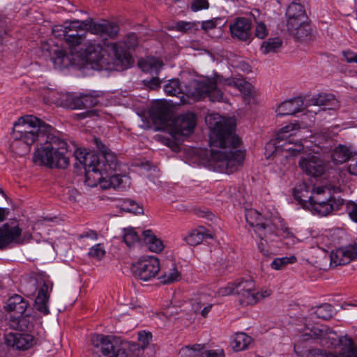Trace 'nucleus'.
<instances>
[{"mask_svg":"<svg viewBox=\"0 0 357 357\" xmlns=\"http://www.w3.org/2000/svg\"><path fill=\"white\" fill-rule=\"evenodd\" d=\"M163 62L158 58L149 56L139 61L138 66L144 73H149L153 76L147 81L149 86L153 89L160 86L161 80L157 77L160 69L163 66Z\"/></svg>","mask_w":357,"mask_h":357,"instance_id":"4468645a","label":"nucleus"},{"mask_svg":"<svg viewBox=\"0 0 357 357\" xmlns=\"http://www.w3.org/2000/svg\"><path fill=\"white\" fill-rule=\"evenodd\" d=\"M342 54L347 62L357 63V54H355L354 52L350 51H345L342 52Z\"/></svg>","mask_w":357,"mask_h":357,"instance_id":"e2e57ef3","label":"nucleus"},{"mask_svg":"<svg viewBox=\"0 0 357 357\" xmlns=\"http://www.w3.org/2000/svg\"><path fill=\"white\" fill-rule=\"evenodd\" d=\"M347 212L351 219L357 222V204L349 203L347 206Z\"/></svg>","mask_w":357,"mask_h":357,"instance_id":"bf43d9fd","label":"nucleus"},{"mask_svg":"<svg viewBox=\"0 0 357 357\" xmlns=\"http://www.w3.org/2000/svg\"><path fill=\"white\" fill-rule=\"evenodd\" d=\"M333 307L328 303L322 304L317 307L313 312L317 318L328 320L333 315Z\"/></svg>","mask_w":357,"mask_h":357,"instance_id":"58836bf2","label":"nucleus"},{"mask_svg":"<svg viewBox=\"0 0 357 357\" xmlns=\"http://www.w3.org/2000/svg\"><path fill=\"white\" fill-rule=\"evenodd\" d=\"M114 172H109L107 174H101V172L97 173V176H94L93 179L96 184L98 182L100 187L103 189L109 188H121L122 184V176L119 174H113Z\"/></svg>","mask_w":357,"mask_h":357,"instance_id":"b1692460","label":"nucleus"},{"mask_svg":"<svg viewBox=\"0 0 357 357\" xmlns=\"http://www.w3.org/2000/svg\"><path fill=\"white\" fill-rule=\"evenodd\" d=\"M75 159L84 167L85 169V182L90 185H96V183H90L91 177L97 176L100 167V157L95 151H87L86 149H77L74 153Z\"/></svg>","mask_w":357,"mask_h":357,"instance_id":"9b49d317","label":"nucleus"},{"mask_svg":"<svg viewBox=\"0 0 357 357\" xmlns=\"http://www.w3.org/2000/svg\"><path fill=\"white\" fill-rule=\"evenodd\" d=\"M139 238L138 234L133 229L130 228L125 229L123 240L128 247L133 245L139 241Z\"/></svg>","mask_w":357,"mask_h":357,"instance_id":"a18cd8bd","label":"nucleus"},{"mask_svg":"<svg viewBox=\"0 0 357 357\" xmlns=\"http://www.w3.org/2000/svg\"><path fill=\"white\" fill-rule=\"evenodd\" d=\"M258 248L264 256L268 255L269 252L268 250L266 249V243H264L262 241L259 243Z\"/></svg>","mask_w":357,"mask_h":357,"instance_id":"69168bd1","label":"nucleus"},{"mask_svg":"<svg viewBox=\"0 0 357 357\" xmlns=\"http://www.w3.org/2000/svg\"><path fill=\"white\" fill-rule=\"evenodd\" d=\"M70 102L69 106L74 109H81L84 108L82 95L79 96H70Z\"/></svg>","mask_w":357,"mask_h":357,"instance_id":"4d7b16f0","label":"nucleus"},{"mask_svg":"<svg viewBox=\"0 0 357 357\" xmlns=\"http://www.w3.org/2000/svg\"><path fill=\"white\" fill-rule=\"evenodd\" d=\"M296 261V257L291 256L290 257H284L281 258H275L271 263V266L273 269L281 270L289 264H294Z\"/></svg>","mask_w":357,"mask_h":357,"instance_id":"79ce46f5","label":"nucleus"},{"mask_svg":"<svg viewBox=\"0 0 357 357\" xmlns=\"http://www.w3.org/2000/svg\"><path fill=\"white\" fill-rule=\"evenodd\" d=\"M212 308V305L209 304L207 306L204 307L203 310L200 312L201 315L203 317H206L209 312L211 311Z\"/></svg>","mask_w":357,"mask_h":357,"instance_id":"774afa93","label":"nucleus"},{"mask_svg":"<svg viewBox=\"0 0 357 357\" xmlns=\"http://www.w3.org/2000/svg\"><path fill=\"white\" fill-rule=\"evenodd\" d=\"M68 23V22H66L62 25L54 26L52 31V35L56 38L63 40L66 41Z\"/></svg>","mask_w":357,"mask_h":357,"instance_id":"49530a36","label":"nucleus"},{"mask_svg":"<svg viewBox=\"0 0 357 357\" xmlns=\"http://www.w3.org/2000/svg\"><path fill=\"white\" fill-rule=\"evenodd\" d=\"M310 102L314 105L323 107L324 110H336L340 107V101L331 93L317 94L311 98Z\"/></svg>","mask_w":357,"mask_h":357,"instance_id":"a878e982","label":"nucleus"},{"mask_svg":"<svg viewBox=\"0 0 357 357\" xmlns=\"http://www.w3.org/2000/svg\"><path fill=\"white\" fill-rule=\"evenodd\" d=\"M251 342L252 338L245 333H237L235 334L231 344L234 349L242 351L246 349Z\"/></svg>","mask_w":357,"mask_h":357,"instance_id":"72a5a7b5","label":"nucleus"},{"mask_svg":"<svg viewBox=\"0 0 357 357\" xmlns=\"http://www.w3.org/2000/svg\"><path fill=\"white\" fill-rule=\"evenodd\" d=\"M253 228L255 234L261 240H266L268 236L274 231V227L268 219H265Z\"/></svg>","mask_w":357,"mask_h":357,"instance_id":"f704fd0d","label":"nucleus"},{"mask_svg":"<svg viewBox=\"0 0 357 357\" xmlns=\"http://www.w3.org/2000/svg\"><path fill=\"white\" fill-rule=\"evenodd\" d=\"M178 79H173L169 81L164 86L165 92L171 96H177L178 93Z\"/></svg>","mask_w":357,"mask_h":357,"instance_id":"de8ad7c7","label":"nucleus"},{"mask_svg":"<svg viewBox=\"0 0 357 357\" xmlns=\"http://www.w3.org/2000/svg\"><path fill=\"white\" fill-rule=\"evenodd\" d=\"M34 317L29 314L11 315L9 319L10 327L22 332H31L33 328Z\"/></svg>","mask_w":357,"mask_h":357,"instance_id":"393cba45","label":"nucleus"},{"mask_svg":"<svg viewBox=\"0 0 357 357\" xmlns=\"http://www.w3.org/2000/svg\"><path fill=\"white\" fill-rule=\"evenodd\" d=\"M197 29L196 22L180 21V32L190 33L196 31Z\"/></svg>","mask_w":357,"mask_h":357,"instance_id":"603ef678","label":"nucleus"},{"mask_svg":"<svg viewBox=\"0 0 357 357\" xmlns=\"http://www.w3.org/2000/svg\"><path fill=\"white\" fill-rule=\"evenodd\" d=\"M206 123L210 130L209 143L215 171L227 174L243 166L245 152L238 149L241 144L234 133L235 124L231 119L218 114L206 116Z\"/></svg>","mask_w":357,"mask_h":357,"instance_id":"f257e3e1","label":"nucleus"},{"mask_svg":"<svg viewBox=\"0 0 357 357\" xmlns=\"http://www.w3.org/2000/svg\"><path fill=\"white\" fill-rule=\"evenodd\" d=\"M130 351L133 352V355L139 356L144 350L141 345H139L136 342H130L126 347Z\"/></svg>","mask_w":357,"mask_h":357,"instance_id":"052dcab7","label":"nucleus"},{"mask_svg":"<svg viewBox=\"0 0 357 357\" xmlns=\"http://www.w3.org/2000/svg\"><path fill=\"white\" fill-rule=\"evenodd\" d=\"M237 77L223 78L216 75L213 78H205L201 80L192 79L188 83L183 80L180 81V93L183 96L180 97V103H188V101L185 99L187 98L199 100L201 98L208 97L213 102L223 101L224 95L222 91L218 88V84H224L235 87V83Z\"/></svg>","mask_w":357,"mask_h":357,"instance_id":"39448f33","label":"nucleus"},{"mask_svg":"<svg viewBox=\"0 0 357 357\" xmlns=\"http://www.w3.org/2000/svg\"><path fill=\"white\" fill-rule=\"evenodd\" d=\"M91 341L93 352L100 357H125L124 349L115 346L112 336L94 334Z\"/></svg>","mask_w":357,"mask_h":357,"instance_id":"9d476101","label":"nucleus"},{"mask_svg":"<svg viewBox=\"0 0 357 357\" xmlns=\"http://www.w3.org/2000/svg\"><path fill=\"white\" fill-rule=\"evenodd\" d=\"M160 269L158 259L151 256L142 257L138 261L133 264L132 267L135 276L143 281H149L154 278Z\"/></svg>","mask_w":357,"mask_h":357,"instance_id":"ddd939ff","label":"nucleus"},{"mask_svg":"<svg viewBox=\"0 0 357 357\" xmlns=\"http://www.w3.org/2000/svg\"><path fill=\"white\" fill-rule=\"evenodd\" d=\"M47 291L48 286L46 283H44L40 288L38 295L35 299L36 309L43 314H47L50 312L47 306L49 299Z\"/></svg>","mask_w":357,"mask_h":357,"instance_id":"2f4dec72","label":"nucleus"},{"mask_svg":"<svg viewBox=\"0 0 357 357\" xmlns=\"http://www.w3.org/2000/svg\"><path fill=\"white\" fill-rule=\"evenodd\" d=\"M138 45L135 33L128 34L123 41L105 43L104 47L99 43H90L84 50L85 58L91 68L96 70H114L121 65L123 68L130 67L132 58L128 52Z\"/></svg>","mask_w":357,"mask_h":357,"instance_id":"7ed1b4c3","label":"nucleus"},{"mask_svg":"<svg viewBox=\"0 0 357 357\" xmlns=\"http://www.w3.org/2000/svg\"><path fill=\"white\" fill-rule=\"evenodd\" d=\"M84 30L101 36H107L114 38L117 36L119 28L117 24L107 21L100 23L93 22L91 19L84 21H72L68 23L66 43L71 49L69 52L58 45H42V50L47 52L50 60L56 68L62 69L72 66L75 63V55L73 49L82 43L84 40Z\"/></svg>","mask_w":357,"mask_h":357,"instance_id":"f03ea898","label":"nucleus"},{"mask_svg":"<svg viewBox=\"0 0 357 357\" xmlns=\"http://www.w3.org/2000/svg\"><path fill=\"white\" fill-rule=\"evenodd\" d=\"M303 100L301 98L284 101L281 103L277 109L278 115H294L303 111Z\"/></svg>","mask_w":357,"mask_h":357,"instance_id":"cd10ccee","label":"nucleus"},{"mask_svg":"<svg viewBox=\"0 0 357 357\" xmlns=\"http://www.w3.org/2000/svg\"><path fill=\"white\" fill-rule=\"evenodd\" d=\"M28 305V302L21 296L15 294L8 298L5 308L8 312L23 314L26 312Z\"/></svg>","mask_w":357,"mask_h":357,"instance_id":"c85d7f7f","label":"nucleus"},{"mask_svg":"<svg viewBox=\"0 0 357 357\" xmlns=\"http://www.w3.org/2000/svg\"><path fill=\"white\" fill-rule=\"evenodd\" d=\"M245 219L247 222L252 227L258 225L261 222L265 220V218L255 209H250L246 211Z\"/></svg>","mask_w":357,"mask_h":357,"instance_id":"a19ab883","label":"nucleus"},{"mask_svg":"<svg viewBox=\"0 0 357 357\" xmlns=\"http://www.w3.org/2000/svg\"><path fill=\"white\" fill-rule=\"evenodd\" d=\"M150 116L158 130L167 132L171 139H165V144L175 153L178 152V117L175 114V107L167 101L154 102L150 109Z\"/></svg>","mask_w":357,"mask_h":357,"instance_id":"0eeeda50","label":"nucleus"},{"mask_svg":"<svg viewBox=\"0 0 357 357\" xmlns=\"http://www.w3.org/2000/svg\"><path fill=\"white\" fill-rule=\"evenodd\" d=\"M298 165L303 172L313 177L322 176L326 169L325 162L316 155L301 158Z\"/></svg>","mask_w":357,"mask_h":357,"instance_id":"f3484780","label":"nucleus"},{"mask_svg":"<svg viewBox=\"0 0 357 357\" xmlns=\"http://www.w3.org/2000/svg\"><path fill=\"white\" fill-rule=\"evenodd\" d=\"M40 146L33 153V160L35 164L44 165L50 168L66 169L69 165L67 142L54 135L48 133L39 141Z\"/></svg>","mask_w":357,"mask_h":357,"instance_id":"423d86ee","label":"nucleus"},{"mask_svg":"<svg viewBox=\"0 0 357 357\" xmlns=\"http://www.w3.org/2000/svg\"><path fill=\"white\" fill-rule=\"evenodd\" d=\"M237 294V280L235 282L227 284V286L221 287L218 290V294L222 296H226L231 294Z\"/></svg>","mask_w":357,"mask_h":357,"instance_id":"8fccbe9b","label":"nucleus"},{"mask_svg":"<svg viewBox=\"0 0 357 357\" xmlns=\"http://www.w3.org/2000/svg\"><path fill=\"white\" fill-rule=\"evenodd\" d=\"M357 258L352 245L339 248L331 253V263L335 266L345 265Z\"/></svg>","mask_w":357,"mask_h":357,"instance_id":"4be33fe9","label":"nucleus"},{"mask_svg":"<svg viewBox=\"0 0 357 357\" xmlns=\"http://www.w3.org/2000/svg\"><path fill=\"white\" fill-rule=\"evenodd\" d=\"M255 36L258 38L264 39L268 35V30L266 26L263 22H258L255 27Z\"/></svg>","mask_w":357,"mask_h":357,"instance_id":"13d9d810","label":"nucleus"},{"mask_svg":"<svg viewBox=\"0 0 357 357\" xmlns=\"http://www.w3.org/2000/svg\"><path fill=\"white\" fill-rule=\"evenodd\" d=\"M252 24L249 19L237 17L229 24V31L233 38L250 43L252 39Z\"/></svg>","mask_w":357,"mask_h":357,"instance_id":"dca6fc26","label":"nucleus"},{"mask_svg":"<svg viewBox=\"0 0 357 357\" xmlns=\"http://www.w3.org/2000/svg\"><path fill=\"white\" fill-rule=\"evenodd\" d=\"M178 273L176 267H174L169 274H165L161 278V282L163 284H169L177 279Z\"/></svg>","mask_w":357,"mask_h":357,"instance_id":"6e6d98bb","label":"nucleus"},{"mask_svg":"<svg viewBox=\"0 0 357 357\" xmlns=\"http://www.w3.org/2000/svg\"><path fill=\"white\" fill-rule=\"evenodd\" d=\"M119 207L124 211L132 213L135 215H141L144 213L142 206L130 199H125L121 201Z\"/></svg>","mask_w":357,"mask_h":357,"instance_id":"e433bc0d","label":"nucleus"},{"mask_svg":"<svg viewBox=\"0 0 357 357\" xmlns=\"http://www.w3.org/2000/svg\"><path fill=\"white\" fill-rule=\"evenodd\" d=\"M354 155L356 153L349 147L340 144L333 151L331 158L334 162L342 164L350 160Z\"/></svg>","mask_w":357,"mask_h":357,"instance_id":"7c9ffc66","label":"nucleus"},{"mask_svg":"<svg viewBox=\"0 0 357 357\" xmlns=\"http://www.w3.org/2000/svg\"><path fill=\"white\" fill-rule=\"evenodd\" d=\"M82 100L84 109L91 108L98 102V96L91 93L82 94Z\"/></svg>","mask_w":357,"mask_h":357,"instance_id":"3c124183","label":"nucleus"},{"mask_svg":"<svg viewBox=\"0 0 357 357\" xmlns=\"http://www.w3.org/2000/svg\"><path fill=\"white\" fill-rule=\"evenodd\" d=\"M22 229L14 223H5L0 227V249L11 243H19Z\"/></svg>","mask_w":357,"mask_h":357,"instance_id":"a211bd4d","label":"nucleus"},{"mask_svg":"<svg viewBox=\"0 0 357 357\" xmlns=\"http://www.w3.org/2000/svg\"><path fill=\"white\" fill-rule=\"evenodd\" d=\"M52 129L50 126L43 123L36 116L21 117L13 126L11 147L13 149L20 148V153H26L36 141H42L47 134L51 133Z\"/></svg>","mask_w":357,"mask_h":357,"instance_id":"20e7f679","label":"nucleus"},{"mask_svg":"<svg viewBox=\"0 0 357 357\" xmlns=\"http://www.w3.org/2000/svg\"><path fill=\"white\" fill-rule=\"evenodd\" d=\"M152 340V334L150 332L145 331H139L138 333V340L142 343V347L144 349Z\"/></svg>","mask_w":357,"mask_h":357,"instance_id":"864d4df0","label":"nucleus"},{"mask_svg":"<svg viewBox=\"0 0 357 357\" xmlns=\"http://www.w3.org/2000/svg\"><path fill=\"white\" fill-rule=\"evenodd\" d=\"M204 230V229L203 227L193 230L185 237L184 240L188 245L195 246L199 244L204 239V236L209 238H213L211 234H205Z\"/></svg>","mask_w":357,"mask_h":357,"instance_id":"c9c22d12","label":"nucleus"},{"mask_svg":"<svg viewBox=\"0 0 357 357\" xmlns=\"http://www.w3.org/2000/svg\"><path fill=\"white\" fill-rule=\"evenodd\" d=\"M282 45V40L280 38H271L262 43L261 50L265 54L275 53L280 49Z\"/></svg>","mask_w":357,"mask_h":357,"instance_id":"4c0bfd02","label":"nucleus"},{"mask_svg":"<svg viewBox=\"0 0 357 357\" xmlns=\"http://www.w3.org/2000/svg\"><path fill=\"white\" fill-rule=\"evenodd\" d=\"M287 17V26L302 24L303 21L307 20V16L303 5L299 3L292 2L286 11Z\"/></svg>","mask_w":357,"mask_h":357,"instance_id":"412c9836","label":"nucleus"},{"mask_svg":"<svg viewBox=\"0 0 357 357\" xmlns=\"http://www.w3.org/2000/svg\"><path fill=\"white\" fill-rule=\"evenodd\" d=\"M235 87L245 96H251L252 95L253 86L243 78L239 77L236 79Z\"/></svg>","mask_w":357,"mask_h":357,"instance_id":"37998d69","label":"nucleus"},{"mask_svg":"<svg viewBox=\"0 0 357 357\" xmlns=\"http://www.w3.org/2000/svg\"><path fill=\"white\" fill-rule=\"evenodd\" d=\"M5 341L8 347L26 350L33 345L35 339L29 333H9L6 335Z\"/></svg>","mask_w":357,"mask_h":357,"instance_id":"6ab92c4d","label":"nucleus"},{"mask_svg":"<svg viewBox=\"0 0 357 357\" xmlns=\"http://www.w3.org/2000/svg\"><path fill=\"white\" fill-rule=\"evenodd\" d=\"M332 331L325 325L314 326L311 328L307 329L302 335V340L307 341L310 339H324L326 338Z\"/></svg>","mask_w":357,"mask_h":357,"instance_id":"c756f323","label":"nucleus"},{"mask_svg":"<svg viewBox=\"0 0 357 357\" xmlns=\"http://www.w3.org/2000/svg\"><path fill=\"white\" fill-rule=\"evenodd\" d=\"M303 144L299 141L293 143L288 140L285 141L283 144H277L275 141H270L265 146V155L267 158L274 156L277 160H287L289 156L284 153H289L291 155H295L303 151Z\"/></svg>","mask_w":357,"mask_h":357,"instance_id":"f8f14e48","label":"nucleus"},{"mask_svg":"<svg viewBox=\"0 0 357 357\" xmlns=\"http://www.w3.org/2000/svg\"><path fill=\"white\" fill-rule=\"evenodd\" d=\"M98 147L101 153L100 164H99L100 169L99 172L101 174H107L109 172H114L118 165V160L116 155L112 152L107 147L102 144H98L96 139Z\"/></svg>","mask_w":357,"mask_h":357,"instance_id":"aec40b11","label":"nucleus"},{"mask_svg":"<svg viewBox=\"0 0 357 357\" xmlns=\"http://www.w3.org/2000/svg\"><path fill=\"white\" fill-rule=\"evenodd\" d=\"M90 257L101 260L105 255V250L102 244L98 243L91 247L89 251Z\"/></svg>","mask_w":357,"mask_h":357,"instance_id":"c03bdc74","label":"nucleus"},{"mask_svg":"<svg viewBox=\"0 0 357 357\" xmlns=\"http://www.w3.org/2000/svg\"><path fill=\"white\" fill-rule=\"evenodd\" d=\"M294 126L292 125H288L281 128L276 135L275 139L273 141L276 142L277 144H280L282 141L286 139L291 135L290 133L293 130Z\"/></svg>","mask_w":357,"mask_h":357,"instance_id":"09e8293b","label":"nucleus"},{"mask_svg":"<svg viewBox=\"0 0 357 357\" xmlns=\"http://www.w3.org/2000/svg\"><path fill=\"white\" fill-rule=\"evenodd\" d=\"M342 347L338 354L326 352L319 349L309 350L306 357H357V350L350 338H345L344 343L341 340Z\"/></svg>","mask_w":357,"mask_h":357,"instance_id":"2eb2a0df","label":"nucleus"},{"mask_svg":"<svg viewBox=\"0 0 357 357\" xmlns=\"http://www.w3.org/2000/svg\"><path fill=\"white\" fill-rule=\"evenodd\" d=\"M203 349L202 344L188 345L180 349V357H200Z\"/></svg>","mask_w":357,"mask_h":357,"instance_id":"ea45409f","label":"nucleus"},{"mask_svg":"<svg viewBox=\"0 0 357 357\" xmlns=\"http://www.w3.org/2000/svg\"><path fill=\"white\" fill-rule=\"evenodd\" d=\"M218 19L214 18L212 20L204 21L202 23V29L204 31H208L210 29H213L216 27L217 26V22Z\"/></svg>","mask_w":357,"mask_h":357,"instance_id":"680f3d73","label":"nucleus"},{"mask_svg":"<svg viewBox=\"0 0 357 357\" xmlns=\"http://www.w3.org/2000/svg\"><path fill=\"white\" fill-rule=\"evenodd\" d=\"M326 187H318L314 190V195L309 197L310 210L313 213L320 216H327L334 211H338L344 204V199L334 197H330L326 200H323L319 195L325 193Z\"/></svg>","mask_w":357,"mask_h":357,"instance_id":"6e6552de","label":"nucleus"},{"mask_svg":"<svg viewBox=\"0 0 357 357\" xmlns=\"http://www.w3.org/2000/svg\"><path fill=\"white\" fill-rule=\"evenodd\" d=\"M241 305H253L271 294V290L256 291L255 284L250 280H237V294Z\"/></svg>","mask_w":357,"mask_h":357,"instance_id":"1a4fd4ad","label":"nucleus"},{"mask_svg":"<svg viewBox=\"0 0 357 357\" xmlns=\"http://www.w3.org/2000/svg\"><path fill=\"white\" fill-rule=\"evenodd\" d=\"M223 351H207L203 354L202 357H223Z\"/></svg>","mask_w":357,"mask_h":357,"instance_id":"0e129e2a","label":"nucleus"},{"mask_svg":"<svg viewBox=\"0 0 357 357\" xmlns=\"http://www.w3.org/2000/svg\"><path fill=\"white\" fill-rule=\"evenodd\" d=\"M348 172L350 174L357 176V162L354 164L351 163L348 167Z\"/></svg>","mask_w":357,"mask_h":357,"instance_id":"338daca9","label":"nucleus"},{"mask_svg":"<svg viewBox=\"0 0 357 357\" xmlns=\"http://www.w3.org/2000/svg\"><path fill=\"white\" fill-rule=\"evenodd\" d=\"M209 8V3L208 0H192L191 3V10L193 12H197L203 9H208Z\"/></svg>","mask_w":357,"mask_h":357,"instance_id":"5fc2aeb1","label":"nucleus"},{"mask_svg":"<svg viewBox=\"0 0 357 357\" xmlns=\"http://www.w3.org/2000/svg\"><path fill=\"white\" fill-rule=\"evenodd\" d=\"M197 125V116L195 113L187 112L180 114V141L191 135Z\"/></svg>","mask_w":357,"mask_h":357,"instance_id":"5701e85b","label":"nucleus"},{"mask_svg":"<svg viewBox=\"0 0 357 357\" xmlns=\"http://www.w3.org/2000/svg\"><path fill=\"white\" fill-rule=\"evenodd\" d=\"M144 240L150 251L158 253L164 248L162 241L157 238L151 230H146L143 232Z\"/></svg>","mask_w":357,"mask_h":357,"instance_id":"473e14b6","label":"nucleus"},{"mask_svg":"<svg viewBox=\"0 0 357 357\" xmlns=\"http://www.w3.org/2000/svg\"><path fill=\"white\" fill-rule=\"evenodd\" d=\"M287 30L296 40L301 42H308L313 38L312 30L307 20L302 24L287 26Z\"/></svg>","mask_w":357,"mask_h":357,"instance_id":"bb28decb","label":"nucleus"}]
</instances>
